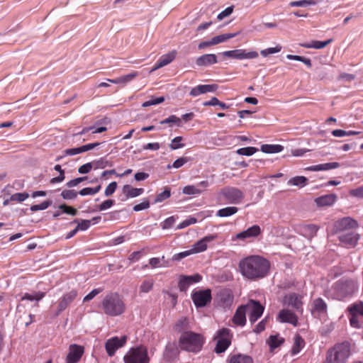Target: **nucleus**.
<instances>
[{"instance_id":"12","label":"nucleus","mask_w":363,"mask_h":363,"mask_svg":"<svg viewBox=\"0 0 363 363\" xmlns=\"http://www.w3.org/2000/svg\"><path fill=\"white\" fill-rule=\"evenodd\" d=\"M191 298L197 308L203 307L211 302V291L210 289L195 291L192 294Z\"/></svg>"},{"instance_id":"15","label":"nucleus","mask_w":363,"mask_h":363,"mask_svg":"<svg viewBox=\"0 0 363 363\" xmlns=\"http://www.w3.org/2000/svg\"><path fill=\"white\" fill-rule=\"evenodd\" d=\"M336 289L338 293V296L341 298H344L353 294L356 290V286L352 281L347 280L337 283Z\"/></svg>"},{"instance_id":"31","label":"nucleus","mask_w":363,"mask_h":363,"mask_svg":"<svg viewBox=\"0 0 363 363\" xmlns=\"http://www.w3.org/2000/svg\"><path fill=\"white\" fill-rule=\"evenodd\" d=\"M332 41V39L325 41L312 40L311 43L301 44V46L305 48L322 49L329 45Z\"/></svg>"},{"instance_id":"51","label":"nucleus","mask_w":363,"mask_h":363,"mask_svg":"<svg viewBox=\"0 0 363 363\" xmlns=\"http://www.w3.org/2000/svg\"><path fill=\"white\" fill-rule=\"evenodd\" d=\"M183 140V138L182 136L175 137L172 140V142L169 145V147L171 150H177L184 147V144L182 143Z\"/></svg>"},{"instance_id":"58","label":"nucleus","mask_w":363,"mask_h":363,"mask_svg":"<svg viewBox=\"0 0 363 363\" xmlns=\"http://www.w3.org/2000/svg\"><path fill=\"white\" fill-rule=\"evenodd\" d=\"M281 46L277 45L274 48H267V49L261 50L260 54L263 57H267L269 55H272V54H274V53L279 52L281 51Z\"/></svg>"},{"instance_id":"63","label":"nucleus","mask_w":363,"mask_h":363,"mask_svg":"<svg viewBox=\"0 0 363 363\" xmlns=\"http://www.w3.org/2000/svg\"><path fill=\"white\" fill-rule=\"evenodd\" d=\"M117 188V183L116 182H112L110 183L106 188L104 194L106 196H111L116 191Z\"/></svg>"},{"instance_id":"8","label":"nucleus","mask_w":363,"mask_h":363,"mask_svg":"<svg viewBox=\"0 0 363 363\" xmlns=\"http://www.w3.org/2000/svg\"><path fill=\"white\" fill-rule=\"evenodd\" d=\"M358 228L357 222L350 217H345L335 222L333 231L335 234H342Z\"/></svg>"},{"instance_id":"25","label":"nucleus","mask_w":363,"mask_h":363,"mask_svg":"<svg viewBox=\"0 0 363 363\" xmlns=\"http://www.w3.org/2000/svg\"><path fill=\"white\" fill-rule=\"evenodd\" d=\"M302 296L296 294L292 293L289 296H286L285 301L288 303L289 306H292L296 310H299L302 308L303 303L301 301Z\"/></svg>"},{"instance_id":"47","label":"nucleus","mask_w":363,"mask_h":363,"mask_svg":"<svg viewBox=\"0 0 363 363\" xmlns=\"http://www.w3.org/2000/svg\"><path fill=\"white\" fill-rule=\"evenodd\" d=\"M286 58L291 60H297L302 62L304 63L308 67H311L312 66L311 60L309 58L299 56V55H287Z\"/></svg>"},{"instance_id":"14","label":"nucleus","mask_w":363,"mask_h":363,"mask_svg":"<svg viewBox=\"0 0 363 363\" xmlns=\"http://www.w3.org/2000/svg\"><path fill=\"white\" fill-rule=\"evenodd\" d=\"M360 235L356 232V230L348 231L347 233H342L338 235L340 242L347 247H354Z\"/></svg>"},{"instance_id":"17","label":"nucleus","mask_w":363,"mask_h":363,"mask_svg":"<svg viewBox=\"0 0 363 363\" xmlns=\"http://www.w3.org/2000/svg\"><path fill=\"white\" fill-rule=\"evenodd\" d=\"M262 233V230L258 225H254L247 230H243L235 235V238H233V240H246L252 238H255L258 237Z\"/></svg>"},{"instance_id":"62","label":"nucleus","mask_w":363,"mask_h":363,"mask_svg":"<svg viewBox=\"0 0 363 363\" xmlns=\"http://www.w3.org/2000/svg\"><path fill=\"white\" fill-rule=\"evenodd\" d=\"M114 203L115 201L112 199L106 200L98 206V210L100 211H105L113 206Z\"/></svg>"},{"instance_id":"24","label":"nucleus","mask_w":363,"mask_h":363,"mask_svg":"<svg viewBox=\"0 0 363 363\" xmlns=\"http://www.w3.org/2000/svg\"><path fill=\"white\" fill-rule=\"evenodd\" d=\"M246 313L244 305L240 306L232 318L233 323L235 325L243 327L246 324Z\"/></svg>"},{"instance_id":"6","label":"nucleus","mask_w":363,"mask_h":363,"mask_svg":"<svg viewBox=\"0 0 363 363\" xmlns=\"http://www.w3.org/2000/svg\"><path fill=\"white\" fill-rule=\"evenodd\" d=\"M233 336V333L229 328L219 329L214 337L217 341L214 351L218 354L225 352L231 345Z\"/></svg>"},{"instance_id":"33","label":"nucleus","mask_w":363,"mask_h":363,"mask_svg":"<svg viewBox=\"0 0 363 363\" xmlns=\"http://www.w3.org/2000/svg\"><path fill=\"white\" fill-rule=\"evenodd\" d=\"M304 346V340L299 335H296L294 337V342L291 348V354L293 355L297 354Z\"/></svg>"},{"instance_id":"11","label":"nucleus","mask_w":363,"mask_h":363,"mask_svg":"<svg viewBox=\"0 0 363 363\" xmlns=\"http://www.w3.org/2000/svg\"><path fill=\"white\" fill-rule=\"evenodd\" d=\"M127 341V337L123 335L121 337H113L106 340L105 343L106 351L109 357L115 354L116 351L123 347Z\"/></svg>"},{"instance_id":"28","label":"nucleus","mask_w":363,"mask_h":363,"mask_svg":"<svg viewBox=\"0 0 363 363\" xmlns=\"http://www.w3.org/2000/svg\"><path fill=\"white\" fill-rule=\"evenodd\" d=\"M123 192L125 195V199L137 197L144 192L143 188H134L129 184H125L123 187Z\"/></svg>"},{"instance_id":"32","label":"nucleus","mask_w":363,"mask_h":363,"mask_svg":"<svg viewBox=\"0 0 363 363\" xmlns=\"http://www.w3.org/2000/svg\"><path fill=\"white\" fill-rule=\"evenodd\" d=\"M174 330L177 333L182 334L183 333L189 331V323L186 318H182L179 319L174 325Z\"/></svg>"},{"instance_id":"10","label":"nucleus","mask_w":363,"mask_h":363,"mask_svg":"<svg viewBox=\"0 0 363 363\" xmlns=\"http://www.w3.org/2000/svg\"><path fill=\"white\" fill-rule=\"evenodd\" d=\"M223 57L233 58L237 60L255 59L258 57L256 51H247L245 49H237L233 50L224 51L222 52Z\"/></svg>"},{"instance_id":"22","label":"nucleus","mask_w":363,"mask_h":363,"mask_svg":"<svg viewBox=\"0 0 363 363\" xmlns=\"http://www.w3.org/2000/svg\"><path fill=\"white\" fill-rule=\"evenodd\" d=\"M337 200V196L335 194H330L315 199L314 202L318 207H325L333 206Z\"/></svg>"},{"instance_id":"50","label":"nucleus","mask_w":363,"mask_h":363,"mask_svg":"<svg viewBox=\"0 0 363 363\" xmlns=\"http://www.w3.org/2000/svg\"><path fill=\"white\" fill-rule=\"evenodd\" d=\"M45 296L44 292H38L34 295H31L29 294H25L21 298V300H29V301H40Z\"/></svg>"},{"instance_id":"52","label":"nucleus","mask_w":363,"mask_h":363,"mask_svg":"<svg viewBox=\"0 0 363 363\" xmlns=\"http://www.w3.org/2000/svg\"><path fill=\"white\" fill-rule=\"evenodd\" d=\"M52 202L50 200L45 201L40 204H35L30 206V211L33 212H35L38 211H42L47 209L50 205Z\"/></svg>"},{"instance_id":"26","label":"nucleus","mask_w":363,"mask_h":363,"mask_svg":"<svg viewBox=\"0 0 363 363\" xmlns=\"http://www.w3.org/2000/svg\"><path fill=\"white\" fill-rule=\"evenodd\" d=\"M228 363H253V359L247 354H231L228 356Z\"/></svg>"},{"instance_id":"40","label":"nucleus","mask_w":363,"mask_h":363,"mask_svg":"<svg viewBox=\"0 0 363 363\" xmlns=\"http://www.w3.org/2000/svg\"><path fill=\"white\" fill-rule=\"evenodd\" d=\"M220 301L225 306H230L233 301V295L230 290H224L220 293Z\"/></svg>"},{"instance_id":"44","label":"nucleus","mask_w":363,"mask_h":363,"mask_svg":"<svg viewBox=\"0 0 363 363\" xmlns=\"http://www.w3.org/2000/svg\"><path fill=\"white\" fill-rule=\"evenodd\" d=\"M91 162L94 169H104L106 167H111L113 165L111 162L104 157H101L99 160H94Z\"/></svg>"},{"instance_id":"21","label":"nucleus","mask_w":363,"mask_h":363,"mask_svg":"<svg viewBox=\"0 0 363 363\" xmlns=\"http://www.w3.org/2000/svg\"><path fill=\"white\" fill-rule=\"evenodd\" d=\"M277 319L281 323H289L294 325H296L298 323L297 316L290 310L282 309L278 314Z\"/></svg>"},{"instance_id":"56","label":"nucleus","mask_w":363,"mask_h":363,"mask_svg":"<svg viewBox=\"0 0 363 363\" xmlns=\"http://www.w3.org/2000/svg\"><path fill=\"white\" fill-rule=\"evenodd\" d=\"M176 218L174 216H170L161 223V227L164 230L172 228L175 223Z\"/></svg>"},{"instance_id":"27","label":"nucleus","mask_w":363,"mask_h":363,"mask_svg":"<svg viewBox=\"0 0 363 363\" xmlns=\"http://www.w3.org/2000/svg\"><path fill=\"white\" fill-rule=\"evenodd\" d=\"M217 57L214 54H205L196 60V65L199 66H207L217 63Z\"/></svg>"},{"instance_id":"43","label":"nucleus","mask_w":363,"mask_h":363,"mask_svg":"<svg viewBox=\"0 0 363 363\" xmlns=\"http://www.w3.org/2000/svg\"><path fill=\"white\" fill-rule=\"evenodd\" d=\"M167 262L164 260V256H162L161 258L152 257L149 260V264L152 268L167 267Z\"/></svg>"},{"instance_id":"30","label":"nucleus","mask_w":363,"mask_h":363,"mask_svg":"<svg viewBox=\"0 0 363 363\" xmlns=\"http://www.w3.org/2000/svg\"><path fill=\"white\" fill-rule=\"evenodd\" d=\"M340 167L338 162H329L325 164H320L317 165L310 166L306 168L307 171L318 172V171H325L332 169H336Z\"/></svg>"},{"instance_id":"60","label":"nucleus","mask_w":363,"mask_h":363,"mask_svg":"<svg viewBox=\"0 0 363 363\" xmlns=\"http://www.w3.org/2000/svg\"><path fill=\"white\" fill-rule=\"evenodd\" d=\"M61 196L64 199H74L77 196V193L74 190H63Z\"/></svg>"},{"instance_id":"41","label":"nucleus","mask_w":363,"mask_h":363,"mask_svg":"<svg viewBox=\"0 0 363 363\" xmlns=\"http://www.w3.org/2000/svg\"><path fill=\"white\" fill-rule=\"evenodd\" d=\"M318 230L317 225L314 224L306 225L303 227V233L306 237L313 238L316 235Z\"/></svg>"},{"instance_id":"55","label":"nucleus","mask_w":363,"mask_h":363,"mask_svg":"<svg viewBox=\"0 0 363 363\" xmlns=\"http://www.w3.org/2000/svg\"><path fill=\"white\" fill-rule=\"evenodd\" d=\"M29 197V194L26 192L16 193L11 196L10 200L13 201L22 202Z\"/></svg>"},{"instance_id":"7","label":"nucleus","mask_w":363,"mask_h":363,"mask_svg":"<svg viewBox=\"0 0 363 363\" xmlns=\"http://www.w3.org/2000/svg\"><path fill=\"white\" fill-rule=\"evenodd\" d=\"M220 195L223 196L224 200L233 204H238L241 203L244 199L243 192L233 186H225L220 191Z\"/></svg>"},{"instance_id":"9","label":"nucleus","mask_w":363,"mask_h":363,"mask_svg":"<svg viewBox=\"0 0 363 363\" xmlns=\"http://www.w3.org/2000/svg\"><path fill=\"white\" fill-rule=\"evenodd\" d=\"M247 313L249 315V320L252 323L256 322L262 315L264 312V306L259 301L250 300L244 305Z\"/></svg>"},{"instance_id":"5","label":"nucleus","mask_w":363,"mask_h":363,"mask_svg":"<svg viewBox=\"0 0 363 363\" xmlns=\"http://www.w3.org/2000/svg\"><path fill=\"white\" fill-rule=\"evenodd\" d=\"M124 363H150V358L146 346L131 347L123 357Z\"/></svg>"},{"instance_id":"16","label":"nucleus","mask_w":363,"mask_h":363,"mask_svg":"<svg viewBox=\"0 0 363 363\" xmlns=\"http://www.w3.org/2000/svg\"><path fill=\"white\" fill-rule=\"evenodd\" d=\"M84 352L83 346L72 344L69 347V352L66 357V363H77Z\"/></svg>"},{"instance_id":"18","label":"nucleus","mask_w":363,"mask_h":363,"mask_svg":"<svg viewBox=\"0 0 363 363\" xmlns=\"http://www.w3.org/2000/svg\"><path fill=\"white\" fill-rule=\"evenodd\" d=\"M77 296V292L75 290H72L69 292L64 294L58 301L57 311L56 313V315H58L63 311H65L76 298Z\"/></svg>"},{"instance_id":"46","label":"nucleus","mask_w":363,"mask_h":363,"mask_svg":"<svg viewBox=\"0 0 363 363\" xmlns=\"http://www.w3.org/2000/svg\"><path fill=\"white\" fill-rule=\"evenodd\" d=\"M258 151V149L255 147H242L238 150H237L236 152L237 154L240 155H245V156H251L255 152Z\"/></svg>"},{"instance_id":"1","label":"nucleus","mask_w":363,"mask_h":363,"mask_svg":"<svg viewBox=\"0 0 363 363\" xmlns=\"http://www.w3.org/2000/svg\"><path fill=\"white\" fill-rule=\"evenodd\" d=\"M242 275L249 280L266 277L269 272V261L260 255H250L242 259L238 264Z\"/></svg>"},{"instance_id":"19","label":"nucleus","mask_w":363,"mask_h":363,"mask_svg":"<svg viewBox=\"0 0 363 363\" xmlns=\"http://www.w3.org/2000/svg\"><path fill=\"white\" fill-rule=\"evenodd\" d=\"M218 238L217 234H211L205 236L202 239L197 241L191 250L192 254L204 252L207 250V243L210 242Z\"/></svg>"},{"instance_id":"4","label":"nucleus","mask_w":363,"mask_h":363,"mask_svg":"<svg viewBox=\"0 0 363 363\" xmlns=\"http://www.w3.org/2000/svg\"><path fill=\"white\" fill-rule=\"evenodd\" d=\"M350 355V348L348 343L336 344L328 350L324 363H346Z\"/></svg>"},{"instance_id":"23","label":"nucleus","mask_w":363,"mask_h":363,"mask_svg":"<svg viewBox=\"0 0 363 363\" xmlns=\"http://www.w3.org/2000/svg\"><path fill=\"white\" fill-rule=\"evenodd\" d=\"M216 84H200L191 89L189 94L192 96H197L202 94L214 92L217 90Z\"/></svg>"},{"instance_id":"42","label":"nucleus","mask_w":363,"mask_h":363,"mask_svg":"<svg viewBox=\"0 0 363 363\" xmlns=\"http://www.w3.org/2000/svg\"><path fill=\"white\" fill-rule=\"evenodd\" d=\"M154 282L152 278L145 279L140 286V293L150 292L153 288Z\"/></svg>"},{"instance_id":"34","label":"nucleus","mask_w":363,"mask_h":363,"mask_svg":"<svg viewBox=\"0 0 363 363\" xmlns=\"http://www.w3.org/2000/svg\"><path fill=\"white\" fill-rule=\"evenodd\" d=\"M308 183V179L303 176H296L291 178L287 184L290 186H296L300 188L305 186Z\"/></svg>"},{"instance_id":"13","label":"nucleus","mask_w":363,"mask_h":363,"mask_svg":"<svg viewBox=\"0 0 363 363\" xmlns=\"http://www.w3.org/2000/svg\"><path fill=\"white\" fill-rule=\"evenodd\" d=\"M310 311L313 317L320 318L327 314L328 305L322 298H317L312 301Z\"/></svg>"},{"instance_id":"61","label":"nucleus","mask_w":363,"mask_h":363,"mask_svg":"<svg viewBox=\"0 0 363 363\" xmlns=\"http://www.w3.org/2000/svg\"><path fill=\"white\" fill-rule=\"evenodd\" d=\"M349 194L352 197L363 199V185L356 189H351Z\"/></svg>"},{"instance_id":"59","label":"nucleus","mask_w":363,"mask_h":363,"mask_svg":"<svg viewBox=\"0 0 363 363\" xmlns=\"http://www.w3.org/2000/svg\"><path fill=\"white\" fill-rule=\"evenodd\" d=\"M59 209L62 210V213L69 214L72 216H75L77 213V210L72 206H67L66 204H62L59 206Z\"/></svg>"},{"instance_id":"37","label":"nucleus","mask_w":363,"mask_h":363,"mask_svg":"<svg viewBox=\"0 0 363 363\" xmlns=\"http://www.w3.org/2000/svg\"><path fill=\"white\" fill-rule=\"evenodd\" d=\"M284 150V147L281 145H262L261 150L264 153H278Z\"/></svg>"},{"instance_id":"38","label":"nucleus","mask_w":363,"mask_h":363,"mask_svg":"<svg viewBox=\"0 0 363 363\" xmlns=\"http://www.w3.org/2000/svg\"><path fill=\"white\" fill-rule=\"evenodd\" d=\"M239 33H240V32H237V33H225V34L215 36V37L212 38L213 41V43H214V45L224 43L230 38L236 37L238 35H239Z\"/></svg>"},{"instance_id":"57","label":"nucleus","mask_w":363,"mask_h":363,"mask_svg":"<svg viewBox=\"0 0 363 363\" xmlns=\"http://www.w3.org/2000/svg\"><path fill=\"white\" fill-rule=\"evenodd\" d=\"M187 280L188 279L185 275L180 276L178 286L181 291H185L191 285L190 282H189Z\"/></svg>"},{"instance_id":"3","label":"nucleus","mask_w":363,"mask_h":363,"mask_svg":"<svg viewBox=\"0 0 363 363\" xmlns=\"http://www.w3.org/2000/svg\"><path fill=\"white\" fill-rule=\"evenodd\" d=\"M104 313L110 316H118L125 309V303L118 293H110L105 296L101 302Z\"/></svg>"},{"instance_id":"29","label":"nucleus","mask_w":363,"mask_h":363,"mask_svg":"<svg viewBox=\"0 0 363 363\" xmlns=\"http://www.w3.org/2000/svg\"><path fill=\"white\" fill-rule=\"evenodd\" d=\"M138 76V72L136 71H133L132 72L121 76L120 77L116 78V79H107V81L113 83V84H125L132 80H133L136 77Z\"/></svg>"},{"instance_id":"64","label":"nucleus","mask_w":363,"mask_h":363,"mask_svg":"<svg viewBox=\"0 0 363 363\" xmlns=\"http://www.w3.org/2000/svg\"><path fill=\"white\" fill-rule=\"evenodd\" d=\"M91 226V220H81L78 222L77 228L79 230H86Z\"/></svg>"},{"instance_id":"35","label":"nucleus","mask_w":363,"mask_h":363,"mask_svg":"<svg viewBox=\"0 0 363 363\" xmlns=\"http://www.w3.org/2000/svg\"><path fill=\"white\" fill-rule=\"evenodd\" d=\"M284 342V339L280 337L279 335H270L267 341L271 350L279 347Z\"/></svg>"},{"instance_id":"39","label":"nucleus","mask_w":363,"mask_h":363,"mask_svg":"<svg viewBox=\"0 0 363 363\" xmlns=\"http://www.w3.org/2000/svg\"><path fill=\"white\" fill-rule=\"evenodd\" d=\"M348 310L350 314H355L357 316H359L363 321V303L359 302L354 304L351 305Z\"/></svg>"},{"instance_id":"45","label":"nucleus","mask_w":363,"mask_h":363,"mask_svg":"<svg viewBox=\"0 0 363 363\" xmlns=\"http://www.w3.org/2000/svg\"><path fill=\"white\" fill-rule=\"evenodd\" d=\"M360 132L354 130H344L340 129H336L332 131V135L335 137H344L359 135Z\"/></svg>"},{"instance_id":"54","label":"nucleus","mask_w":363,"mask_h":363,"mask_svg":"<svg viewBox=\"0 0 363 363\" xmlns=\"http://www.w3.org/2000/svg\"><path fill=\"white\" fill-rule=\"evenodd\" d=\"M160 124L174 123L177 126H181L182 121H181V119L179 117H177V116L171 115L167 118H166L163 121H161L160 122Z\"/></svg>"},{"instance_id":"49","label":"nucleus","mask_w":363,"mask_h":363,"mask_svg":"<svg viewBox=\"0 0 363 363\" xmlns=\"http://www.w3.org/2000/svg\"><path fill=\"white\" fill-rule=\"evenodd\" d=\"M170 196H171L170 188L167 186L164 188V190L162 192H161L157 195L155 201L156 203L162 202V201H164L165 199L169 198Z\"/></svg>"},{"instance_id":"36","label":"nucleus","mask_w":363,"mask_h":363,"mask_svg":"<svg viewBox=\"0 0 363 363\" xmlns=\"http://www.w3.org/2000/svg\"><path fill=\"white\" fill-rule=\"evenodd\" d=\"M238 211V208L235 206H228L221 209H219L216 216L218 217H228L235 214Z\"/></svg>"},{"instance_id":"20","label":"nucleus","mask_w":363,"mask_h":363,"mask_svg":"<svg viewBox=\"0 0 363 363\" xmlns=\"http://www.w3.org/2000/svg\"><path fill=\"white\" fill-rule=\"evenodd\" d=\"M177 54V52L175 50H173L171 52L162 55L157 61V62L155 64L154 67L152 69V72L155 71L171 63L175 59Z\"/></svg>"},{"instance_id":"2","label":"nucleus","mask_w":363,"mask_h":363,"mask_svg":"<svg viewBox=\"0 0 363 363\" xmlns=\"http://www.w3.org/2000/svg\"><path fill=\"white\" fill-rule=\"evenodd\" d=\"M204 342L205 338L203 335L192 331L183 333L178 340L181 350L193 353L200 352Z\"/></svg>"},{"instance_id":"48","label":"nucleus","mask_w":363,"mask_h":363,"mask_svg":"<svg viewBox=\"0 0 363 363\" xmlns=\"http://www.w3.org/2000/svg\"><path fill=\"white\" fill-rule=\"evenodd\" d=\"M201 192V189L193 185L186 186L183 189V193L187 195L200 194Z\"/></svg>"},{"instance_id":"53","label":"nucleus","mask_w":363,"mask_h":363,"mask_svg":"<svg viewBox=\"0 0 363 363\" xmlns=\"http://www.w3.org/2000/svg\"><path fill=\"white\" fill-rule=\"evenodd\" d=\"M350 325L357 328H359L362 327V325L363 324L362 319L356 315L355 314H350Z\"/></svg>"}]
</instances>
